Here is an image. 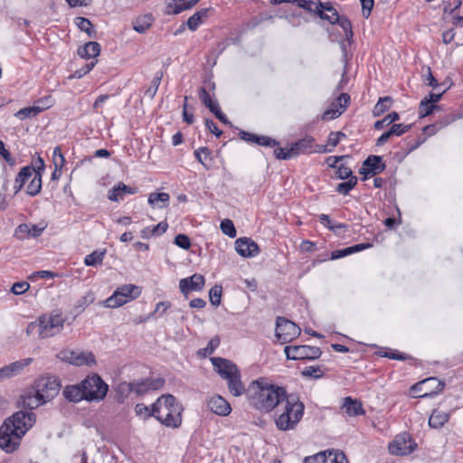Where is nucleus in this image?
<instances>
[{
    "label": "nucleus",
    "mask_w": 463,
    "mask_h": 463,
    "mask_svg": "<svg viewBox=\"0 0 463 463\" xmlns=\"http://www.w3.org/2000/svg\"><path fill=\"white\" fill-rule=\"evenodd\" d=\"M221 230L222 233L229 236L230 238H235L236 237V229L235 226L230 219H224L221 222Z\"/></svg>",
    "instance_id": "nucleus-52"
},
{
    "label": "nucleus",
    "mask_w": 463,
    "mask_h": 463,
    "mask_svg": "<svg viewBox=\"0 0 463 463\" xmlns=\"http://www.w3.org/2000/svg\"><path fill=\"white\" fill-rule=\"evenodd\" d=\"M304 463H348L345 454L339 450L319 452L307 457Z\"/></svg>",
    "instance_id": "nucleus-14"
},
{
    "label": "nucleus",
    "mask_w": 463,
    "mask_h": 463,
    "mask_svg": "<svg viewBox=\"0 0 463 463\" xmlns=\"http://www.w3.org/2000/svg\"><path fill=\"white\" fill-rule=\"evenodd\" d=\"M400 118V116L397 112L392 111L386 115L383 119L377 120L373 127L376 130H381L385 127H388L391 124H393L395 121H397Z\"/></svg>",
    "instance_id": "nucleus-45"
},
{
    "label": "nucleus",
    "mask_w": 463,
    "mask_h": 463,
    "mask_svg": "<svg viewBox=\"0 0 463 463\" xmlns=\"http://www.w3.org/2000/svg\"><path fill=\"white\" fill-rule=\"evenodd\" d=\"M76 24L80 28V31L85 32L88 36L94 37L95 36V30L93 28L92 24L88 18L85 17H77L76 18Z\"/></svg>",
    "instance_id": "nucleus-46"
},
{
    "label": "nucleus",
    "mask_w": 463,
    "mask_h": 463,
    "mask_svg": "<svg viewBox=\"0 0 463 463\" xmlns=\"http://www.w3.org/2000/svg\"><path fill=\"white\" fill-rule=\"evenodd\" d=\"M300 334V327L294 322L285 318L278 317L276 322L275 335L281 344L291 342Z\"/></svg>",
    "instance_id": "nucleus-13"
},
{
    "label": "nucleus",
    "mask_w": 463,
    "mask_h": 463,
    "mask_svg": "<svg viewBox=\"0 0 463 463\" xmlns=\"http://www.w3.org/2000/svg\"><path fill=\"white\" fill-rule=\"evenodd\" d=\"M52 160L56 170H61L64 165L65 158L61 153V147L56 146L52 152Z\"/></svg>",
    "instance_id": "nucleus-55"
},
{
    "label": "nucleus",
    "mask_w": 463,
    "mask_h": 463,
    "mask_svg": "<svg viewBox=\"0 0 463 463\" xmlns=\"http://www.w3.org/2000/svg\"><path fill=\"white\" fill-rule=\"evenodd\" d=\"M32 387L39 398L47 403L58 395L61 390V382L58 377L46 374L38 377Z\"/></svg>",
    "instance_id": "nucleus-7"
},
{
    "label": "nucleus",
    "mask_w": 463,
    "mask_h": 463,
    "mask_svg": "<svg viewBox=\"0 0 463 463\" xmlns=\"http://www.w3.org/2000/svg\"><path fill=\"white\" fill-rule=\"evenodd\" d=\"M298 7L317 14L318 16L320 7H323L322 2L319 0H296L295 3Z\"/></svg>",
    "instance_id": "nucleus-38"
},
{
    "label": "nucleus",
    "mask_w": 463,
    "mask_h": 463,
    "mask_svg": "<svg viewBox=\"0 0 463 463\" xmlns=\"http://www.w3.org/2000/svg\"><path fill=\"white\" fill-rule=\"evenodd\" d=\"M101 51L100 44L97 42H89L84 46L80 47L78 54L83 59H91L99 55Z\"/></svg>",
    "instance_id": "nucleus-33"
},
{
    "label": "nucleus",
    "mask_w": 463,
    "mask_h": 463,
    "mask_svg": "<svg viewBox=\"0 0 463 463\" xmlns=\"http://www.w3.org/2000/svg\"><path fill=\"white\" fill-rule=\"evenodd\" d=\"M210 302L213 306H219L222 298V287L214 286L209 291Z\"/></svg>",
    "instance_id": "nucleus-54"
},
{
    "label": "nucleus",
    "mask_w": 463,
    "mask_h": 463,
    "mask_svg": "<svg viewBox=\"0 0 463 463\" xmlns=\"http://www.w3.org/2000/svg\"><path fill=\"white\" fill-rule=\"evenodd\" d=\"M450 413L440 410L439 408L433 410L429 418V426L432 429H439L449 421Z\"/></svg>",
    "instance_id": "nucleus-27"
},
{
    "label": "nucleus",
    "mask_w": 463,
    "mask_h": 463,
    "mask_svg": "<svg viewBox=\"0 0 463 463\" xmlns=\"http://www.w3.org/2000/svg\"><path fill=\"white\" fill-rule=\"evenodd\" d=\"M209 410L216 415L227 416L232 411L230 403L221 395H213L206 401Z\"/></svg>",
    "instance_id": "nucleus-20"
},
{
    "label": "nucleus",
    "mask_w": 463,
    "mask_h": 463,
    "mask_svg": "<svg viewBox=\"0 0 463 463\" xmlns=\"http://www.w3.org/2000/svg\"><path fill=\"white\" fill-rule=\"evenodd\" d=\"M49 109V104L33 105L32 107H26L19 109L14 113V117L19 118L20 120H24L26 118H32L39 115L43 110Z\"/></svg>",
    "instance_id": "nucleus-29"
},
{
    "label": "nucleus",
    "mask_w": 463,
    "mask_h": 463,
    "mask_svg": "<svg viewBox=\"0 0 463 463\" xmlns=\"http://www.w3.org/2000/svg\"><path fill=\"white\" fill-rule=\"evenodd\" d=\"M322 5L323 7H320L318 14L319 18L329 22L331 24H335L340 17L336 9L330 2H322Z\"/></svg>",
    "instance_id": "nucleus-28"
},
{
    "label": "nucleus",
    "mask_w": 463,
    "mask_h": 463,
    "mask_svg": "<svg viewBox=\"0 0 463 463\" xmlns=\"http://www.w3.org/2000/svg\"><path fill=\"white\" fill-rule=\"evenodd\" d=\"M250 402L261 412L272 411L287 398L284 387L273 384L267 378L260 377L253 381L250 387Z\"/></svg>",
    "instance_id": "nucleus-2"
},
{
    "label": "nucleus",
    "mask_w": 463,
    "mask_h": 463,
    "mask_svg": "<svg viewBox=\"0 0 463 463\" xmlns=\"http://www.w3.org/2000/svg\"><path fill=\"white\" fill-rule=\"evenodd\" d=\"M36 415L33 411H19L6 419L0 427V448L6 453L15 451L22 438L33 426Z\"/></svg>",
    "instance_id": "nucleus-1"
},
{
    "label": "nucleus",
    "mask_w": 463,
    "mask_h": 463,
    "mask_svg": "<svg viewBox=\"0 0 463 463\" xmlns=\"http://www.w3.org/2000/svg\"><path fill=\"white\" fill-rule=\"evenodd\" d=\"M133 392L137 395H143L149 392L148 383L146 379L131 382Z\"/></svg>",
    "instance_id": "nucleus-49"
},
{
    "label": "nucleus",
    "mask_w": 463,
    "mask_h": 463,
    "mask_svg": "<svg viewBox=\"0 0 463 463\" xmlns=\"http://www.w3.org/2000/svg\"><path fill=\"white\" fill-rule=\"evenodd\" d=\"M440 107L436 104H431L427 100H421L419 105V114L420 118H425L436 111H439Z\"/></svg>",
    "instance_id": "nucleus-41"
},
{
    "label": "nucleus",
    "mask_w": 463,
    "mask_h": 463,
    "mask_svg": "<svg viewBox=\"0 0 463 463\" xmlns=\"http://www.w3.org/2000/svg\"><path fill=\"white\" fill-rule=\"evenodd\" d=\"M411 128V125L392 124L389 128L392 136L400 137Z\"/></svg>",
    "instance_id": "nucleus-59"
},
{
    "label": "nucleus",
    "mask_w": 463,
    "mask_h": 463,
    "mask_svg": "<svg viewBox=\"0 0 463 463\" xmlns=\"http://www.w3.org/2000/svg\"><path fill=\"white\" fill-rule=\"evenodd\" d=\"M281 413L278 414L275 423L279 430H294L304 415L305 405L297 394H287Z\"/></svg>",
    "instance_id": "nucleus-5"
},
{
    "label": "nucleus",
    "mask_w": 463,
    "mask_h": 463,
    "mask_svg": "<svg viewBox=\"0 0 463 463\" xmlns=\"http://www.w3.org/2000/svg\"><path fill=\"white\" fill-rule=\"evenodd\" d=\"M175 243L184 250H188L191 246V241L185 234H178L175 238Z\"/></svg>",
    "instance_id": "nucleus-61"
},
{
    "label": "nucleus",
    "mask_w": 463,
    "mask_h": 463,
    "mask_svg": "<svg viewBox=\"0 0 463 463\" xmlns=\"http://www.w3.org/2000/svg\"><path fill=\"white\" fill-rule=\"evenodd\" d=\"M215 89V83L212 80L203 81V85L199 89V99L202 103L211 110H213L219 104L216 100H213L211 95V91Z\"/></svg>",
    "instance_id": "nucleus-24"
},
{
    "label": "nucleus",
    "mask_w": 463,
    "mask_h": 463,
    "mask_svg": "<svg viewBox=\"0 0 463 463\" xmlns=\"http://www.w3.org/2000/svg\"><path fill=\"white\" fill-rule=\"evenodd\" d=\"M153 22V15L151 14H146L135 19L133 22V29L139 33H144L151 27Z\"/></svg>",
    "instance_id": "nucleus-34"
},
{
    "label": "nucleus",
    "mask_w": 463,
    "mask_h": 463,
    "mask_svg": "<svg viewBox=\"0 0 463 463\" xmlns=\"http://www.w3.org/2000/svg\"><path fill=\"white\" fill-rule=\"evenodd\" d=\"M220 345V338L218 336L213 337L205 348H203L201 352H203L204 355L211 354L214 352V350Z\"/></svg>",
    "instance_id": "nucleus-64"
},
{
    "label": "nucleus",
    "mask_w": 463,
    "mask_h": 463,
    "mask_svg": "<svg viewBox=\"0 0 463 463\" xmlns=\"http://www.w3.org/2000/svg\"><path fill=\"white\" fill-rule=\"evenodd\" d=\"M189 2L190 0H170L167 7L172 9L173 14H177L188 9L184 8V6L189 5Z\"/></svg>",
    "instance_id": "nucleus-53"
},
{
    "label": "nucleus",
    "mask_w": 463,
    "mask_h": 463,
    "mask_svg": "<svg viewBox=\"0 0 463 463\" xmlns=\"http://www.w3.org/2000/svg\"><path fill=\"white\" fill-rule=\"evenodd\" d=\"M341 409L349 417L361 416L365 414L362 402L351 396L345 397L342 401Z\"/></svg>",
    "instance_id": "nucleus-23"
},
{
    "label": "nucleus",
    "mask_w": 463,
    "mask_h": 463,
    "mask_svg": "<svg viewBox=\"0 0 463 463\" xmlns=\"http://www.w3.org/2000/svg\"><path fill=\"white\" fill-rule=\"evenodd\" d=\"M386 165L383 162V158L380 156H369L363 163V166L360 168L359 173L364 175V179L367 175H375L382 173L385 169Z\"/></svg>",
    "instance_id": "nucleus-15"
},
{
    "label": "nucleus",
    "mask_w": 463,
    "mask_h": 463,
    "mask_svg": "<svg viewBox=\"0 0 463 463\" xmlns=\"http://www.w3.org/2000/svg\"><path fill=\"white\" fill-rule=\"evenodd\" d=\"M357 177L352 176L348 181L338 184L335 187V191L343 195H347L351 190H353L357 184Z\"/></svg>",
    "instance_id": "nucleus-44"
},
{
    "label": "nucleus",
    "mask_w": 463,
    "mask_h": 463,
    "mask_svg": "<svg viewBox=\"0 0 463 463\" xmlns=\"http://www.w3.org/2000/svg\"><path fill=\"white\" fill-rule=\"evenodd\" d=\"M96 63H97V61H90L89 63L84 64L82 67H80V69L76 70L73 72V74L71 75V78L80 79V78L84 77L90 71H91L93 70Z\"/></svg>",
    "instance_id": "nucleus-56"
},
{
    "label": "nucleus",
    "mask_w": 463,
    "mask_h": 463,
    "mask_svg": "<svg viewBox=\"0 0 463 463\" xmlns=\"http://www.w3.org/2000/svg\"><path fill=\"white\" fill-rule=\"evenodd\" d=\"M235 249L238 254L244 258H251L260 252L258 244L250 238H239L235 241Z\"/></svg>",
    "instance_id": "nucleus-19"
},
{
    "label": "nucleus",
    "mask_w": 463,
    "mask_h": 463,
    "mask_svg": "<svg viewBox=\"0 0 463 463\" xmlns=\"http://www.w3.org/2000/svg\"><path fill=\"white\" fill-rule=\"evenodd\" d=\"M319 222L322 225L333 232L345 228V225L343 223H332L329 215L325 213L319 215Z\"/></svg>",
    "instance_id": "nucleus-50"
},
{
    "label": "nucleus",
    "mask_w": 463,
    "mask_h": 463,
    "mask_svg": "<svg viewBox=\"0 0 463 463\" xmlns=\"http://www.w3.org/2000/svg\"><path fill=\"white\" fill-rule=\"evenodd\" d=\"M95 301V295L91 290L87 291L74 305V311L80 314L87 307Z\"/></svg>",
    "instance_id": "nucleus-36"
},
{
    "label": "nucleus",
    "mask_w": 463,
    "mask_h": 463,
    "mask_svg": "<svg viewBox=\"0 0 463 463\" xmlns=\"http://www.w3.org/2000/svg\"><path fill=\"white\" fill-rule=\"evenodd\" d=\"M194 155L205 169L210 168V163L213 161V157L212 152L208 147H200L194 151Z\"/></svg>",
    "instance_id": "nucleus-39"
},
{
    "label": "nucleus",
    "mask_w": 463,
    "mask_h": 463,
    "mask_svg": "<svg viewBox=\"0 0 463 463\" xmlns=\"http://www.w3.org/2000/svg\"><path fill=\"white\" fill-rule=\"evenodd\" d=\"M205 283L203 276L194 274L191 277L182 279L179 282V288L183 294H187L189 291L201 290Z\"/></svg>",
    "instance_id": "nucleus-22"
},
{
    "label": "nucleus",
    "mask_w": 463,
    "mask_h": 463,
    "mask_svg": "<svg viewBox=\"0 0 463 463\" xmlns=\"http://www.w3.org/2000/svg\"><path fill=\"white\" fill-rule=\"evenodd\" d=\"M289 147L294 157L303 154L332 152V148H326V146L315 144V138L309 135L291 143Z\"/></svg>",
    "instance_id": "nucleus-10"
},
{
    "label": "nucleus",
    "mask_w": 463,
    "mask_h": 463,
    "mask_svg": "<svg viewBox=\"0 0 463 463\" xmlns=\"http://www.w3.org/2000/svg\"><path fill=\"white\" fill-rule=\"evenodd\" d=\"M135 412L137 415L144 417L145 419L151 416L155 417L156 412H154V403L151 405V408L143 403H137L135 406Z\"/></svg>",
    "instance_id": "nucleus-51"
},
{
    "label": "nucleus",
    "mask_w": 463,
    "mask_h": 463,
    "mask_svg": "<svg viewBox=\"0 0 463 463\" xmlns=\"http://www.w3.org/2000/svg\"><path fill=\"white\" fill-rule=\"evenodd\" d=\"M417 447L416 442L412 439L408 432H402L395 436L388 446L389 452L395 456H407L411 454Z\"/></svg>",
    "instance_id": "nucleus-11"
},
{
    "label": "nucleus",
    "mask_w": 463,
    "mask_h": 463,
    "mask_svg": "<svg viewBox=\"0 0 463 463\" xmlns=\"http://www.w3.org/2000/svg\"><path fill=\"white\" fill-rule=\"evenodd\" d=\"M349 101L350 96L347 93L340 94L335 103H333L332 107L323 113L322 118L328 120L338 118L345 110Z\"/></svg>",
    "instance_id": "nucleus-18"
},
{
    "label": "nucleus",
    "mask_w": 463,
    "mask_h": 463,
    "mask_svg": "<svg viewBox=\"0 0 463 463\" xmlns=\"http://www.w3.org/2000/svg\"><path fill=\"white\" fill-rule=\"evenodd\" d=\"M21 399L23 407L31 411L46 404L39 398L36 392L33 388L24 393Z\"/></svg>",
    "instance_id": "nucleus-30"
},
{
    "label": "nucleus",
    "mask_w": 463,
    "mask_h": 463,
    "mask_svg": "<svg viewBox=\"0 0 463 463\" xmlns=\"http://www.w3.org/2000/svg\"><path fill=\"white\" fill-rule=\"evenodd\" d=\"M108 392L109 385L103 379L98 373H90L77 384L66 385L62 395L71 402H99L105 399Z\"/></svg>",
    "instance_id": "nucleus-3"
},
{
    "label": "nucleus",
    "mask_w": 463,
    "mask_h": 463,
    "mask_svg": "<svg viewBox=\"0 0 463 463\" xmlns=\"http://www.w3.org/2000/svg\"><path fill=\"white\" fill-rule=\"evenodd\" d=\"M211 362L215 371L223 380L231 378L232 375L240 372L237 365L228 359L222 357H213L211 358Z\"/></svg>",
    "instance_id": "nucleus-16"
},
{
    "label": "nucleus",
    "mask_w": 463,
    "mask_h": 463,
    "mask_svg": "<svg viewBox=\"0 0 463 463\" xmlns=\"http://www.w3.org/2000/svg\"><path fill=\"white\" fill-rule=\"evenodd\" d=\"M170 195L167 193H151L148 195L147 203L153 208L163 209L168 206Z\"/></svg>",
    "instance_id": "nucleus-32"
},
{
    "label": "nucleus",
    "mask_w": 463,
    "mask_h": 463,
    "mask_svg": "<svg viewBox=\"0 0 463 463\" xmlns=\"http://www.w3.org/2000/svg\"><path fill=\"white\" fill-rule=\"evenodd\" d=\"M274 156L277 159L279 160H288L294 157L292 152H290V147H288V149L282 147H276L274 149Z\"/></svg>",
    "instance_id": "nucleus-60"
},
{
    "label": "nucleus",
    "mask_w": 463,
    "mask_h": 463,
    "mask_svg": "<svg viewBox=\"0 0 463 463\" xmlns=\"http://www.w3.org/2000/svg\"><path fill=\"white\" fill-rule=\"evenodd\" d=\"M30 288L29 283L25 281L15 282L11 288L12 293L14 295H21L26 292Z\"/></svg>",
    "instance_id": "nucleus-63"
},
{
    "label": "nucleus",
    "mask_w": 463,
    "mask_h": 463,
    "mask_svg": "<svg viewBox=\"0 0 463 463\" xmlns=\"http://www.w3.org/2000/svg\"><path fill=\"white\" fill-rule=\"evenodd\" d=\"M255 144L263 146L275 147L279 145V142L267 136H259Z\"/></svg>",
    "instance_id": "nucleus-62"
},
{
    "label": "nucleus",
    "mask_w": 463,
    "mask_h": 463,
    "mask_svg": "<svg viewBox=\"0 0 463 463\" xmlns=\"http://www.w3.org/2000/svg\"><path fill=\"white\" fill-rule=\"evenodd\" d=\"M182 411V406L172 394H163L154 402L155 418L168 428L181 425Z\"/></svg>",
    "instance_id": "nucleus-4"
},
{
    "label": "nucleus",
    "mask_w": 463,
    "mask_h": 463,
    "mask_svg": "<svg viewBox=\"0 0 463 463\" xmlns=\"http://www.w3.org/2000/svg\"><path fill=\"white\" fill-rule=\"evenodd\" d=\"M14 236L19 240L30 238V224H20L14 231Z\"/></svg>",
    "instance_id": "nucleus-58"
},
{
    "label": "nucleus",
    "mask_w": 463,
    "mask_h": 463,
    "mask_svg": "<svg viewBox=\"0 0 463 463\" xmlns=\"http://www.w3.org/2000/svg\"><path fill=\"white\" fill-rule=\"evenodd\" d=\"M105 256V250L99 251L94 250L91 253L86 255L84 258V264L86 266L95 267L98 264H101Z\"/></svg>",
    "instance_id": "nucleus-43"
},
{
    "label": "nucleus",
    "mask_w": 463,
    "mask_h": 463,
    "mask_svg": "<svg viewBox=\"0 0 463 463\" xmlns=\"http://www.w3.org/2000/svg\"><path fill=\"white\" fill-rule=\"evenodd\" d=\"M284 353L289 360H316L322 354L319 347L310 345H286Z\"/></svg>",
    "instance_id": "nucleus-12"
},
{
    "label": "nucleus",
    "mask_w": 463,
    "mask_h": 463,
    "mask_svg": "<svg viewBox=\"0 0 463 463\" xmlns=\"http://www.w3.org/2000/svg\"><path fill=\"white\" fill-rule=\"evenodd\" d=\"M302 375L306 377H312L315 379H319L324 375L323 367L320 365L317 366H307L302 371Z\"/></svg>",
    "instance_id": "nucleus-48"
},
{
    "label": "nucleus",
    "mask_w": 463,
    "mask_h": 463,
    "mask_svg": "<svg viewBox=\"0 0 463 463\" xmlns=\"http://www.w3.org/2000/svg\"><path fill=\"white\" fill-rule=\"evenodd\" d=\"M162 77L163 73L161 71H158L156 73L155 77L151 80L149 88L146 90V95L149 99H152L156 96L158 87L161 83Z\"/></svg>",
    "instance_id": "nucleus-47"
},
{
    "label": "nucleus",
    "mask_w": 463,
    "mask_h": 463,
    "mask_svg": "<svg viewBox=\"0 0 463 463\" xmlns=\"http://www.w3.org/2000/svg\"><path fill=\"white\" fill-rule=\"evenodd\" d=\"M39 323V338L45 339L57 335L63 330L65 317L61 311L56 309L40 316Z\"/></svg>",
    "instance_id": "nucleus-6"
},
{
    "label": "nucleus",
    "mask_w": 463,
    "mask_h": 463,
    "mask_svg": "<svg viewBox=\"0 0 463 463\" xmlns=\"http://www.w3.org/2000/svg\"><path fill=\"white\" fill-rule=\"evenodd\" d=\"M137 187H132L125 184L123 182H119L114 185L108 192V199L112 202H121L125 199L126 195L135 194L137 193Z\"/></svg>",
    "instance_id": "nucleus-21"
},
{
    "label": "nucleus",
    "mask_w": 463,
    "mask_h": 463,
    "mask_svg": "<svg viewBox=\"0 0 463 463\" xmlns=\"http://www.w3.org/2000/svg\"><path fill=\"white\" fill-rule=\"evenodd\" d=\"M141 288L133 284H125L118 288L114 293L104 301V306L109 308L119 307L129 301L138 298Z\"/></svg>",
    "instance_id": "nucleus-8"
},
{
    "label": "nucleus",
    "mask_w": 463,
    "mask_h": 463,
    "mask_svg": "<svg viewBox=\"0 0 463 463\" xmlns=\"http://www.w3.org/2000/svg\"><path fill=\"white\" fill-rule=\"evenodd\" d=\"M38 164L39 165L35 167L34 174H33V176L31 177L32 180L30 181L29 184L27 185L26 193L30 196L37 195L42 189V173H41V171H43V168H44V163L42 158L38 159Z\"/></svg>",
    "instance_id": "nucleus-25"
},
{
    "label": "nucleus",
    "mask_w": 463,
    "mask_h": 463,
    "mask_svg": "<svg viewBox=\"0 0 463 463\" xmlns=\"http://www.w3.org/2000/svg\"><path fill=\"white\" fill-rule=\"evenodd\" d=\"M336 24H338L340 27L343 29L345 40L349 43V44H351L354 37L351 21L345 16H340Z\"/></svg>",
    "instance_id": "nucleus-42"
},
{
    "label": "nucleus",
    "mask_w": 463,
    "mask_h": 463,
    "mask_svg": "<svg viewBox=\"0 0 463 463\" xmlns=\"http://www.w3.org/2000/svg\"><path fill=\"white\" fill-rule=\"evenodd\" d=\"M335 176L338 179L345 180L350 179L352 176H354L353 175V171L350 167H348L345 165H340L335 171Z\"/></svg>",
    "instance_id": "nucleus-57"
},
{
    "label": "nucleus",
    "mask_w": 463,
    "mask_h": 463,
    "mask_svg": "<svg viewBox=\"0 0 463 463\" xmlns=\"http://www.w3.org/2000/svg\"><path fill=\"white\" fill-rule=\"evenodd\" d=\"M429 383H434L435 384V387H434V390L433 391H430V392H425L423 394L420 395L421 398H425V397H431L437 393H439V392H441L444 387H445V383L439 380H438L437 378L435 377H430V378H428L417 384H415L413 386V389H416L418 388V386L420 385H426V384H429Z\"/></svg>",
    "instance_id": "nucleus-35"
},
{
    "label": "nucleus",
    "mask_w": 463,
    "mask_h": 463,
    "mask_svg": "<svg viewBox=\"0 0 463 463\" xmlns=\"http://www.w3.org/2000/svg\"><path fill=\"white\" fill-rule=\"evenodd\" d=\"M35 172V167L33 165L24 166L17 176L14 179V194H18L21 191L25 183L33 176V174Z\"/></svg>",
    "instance_id": "nucleus-26"
},
{
    "label": "nucleus",
    "mask_w": 463,
    "mask_h": 463,
    "mask_svg": "<svg viewBox=\"0 0 463 463\" xmlns=\"http://www.w3.org/2000/svg\"><path fill=\"white\" fill-rule=\"evenodd\" d=\"M392 102V100L390 97L380 98L373 107V115L374 117H380L390 109Z\"/></svg>",
    "instance_id": "nucleus-40"
},
{
    "label": "nucleus",
    "mask_w": 463,
    "mask_h": 463,
    "mask_svg": "<svg viewBox=\"0 0 463 463\" xmlns=\"http://www.w3.org/2000/svg\"><path fill=\"white\" fill-rule=\"evenodd\" d=\"M57 358L75 366H93L96 358L92 352L64 349L57 354Z\"/></svg>",
    "instance_id": "nucleus-9"
},
{
    "label": "nucleus",
    "mask_w": 463,
    "mask_h": 463,
    "mask_svg": "<svg viewBox=\"0 0 463 463\" xmlns=\"http://www.w3.org/2000/svg\"><path fill=\"white\" fill-rule=\"evenodd\" d=\"M33 358L28 357L19 361H15L8 365L0 368V383L5 381V379H9L18 375L24 371L25 367L30 365L33 363Z\"/></svg>",
    "instance_id": "nucleus-17"
},
{
    "label": "nucleus",
    "mask_w": 463,
    "mask_h": 463,
    "mask_svg": "<svg viewBox=\"0 0 463 463\" xmlns=\"http://www.w3.org/2000/svg\"><path fill=\"white\" fill-rule=\"evenodd\" d=\"M115 392L116 400L120 403L124 402L129 394L133 392L131 382L119 383L115 388Z\"/></svg>",
    "instance_id": "nucleus-37"
},
{
    "label": "nucleus",
    "mask_w": 463,
    "mask_h": 463,
    "mask_svg": "<svg viewBox=\"0 0 463 463\" xmlns=\"http://www.w3.org/2000/svg\"><path fill=\"white\" fill-rule=\"evenodd\" d=\"M227 382L229 392L235 397L241 396L245 392V387L241 379V372L231 376V378L225 379Z\"/></svg>",
    "instance_id": "nucleus-31"
}]
</instances>
